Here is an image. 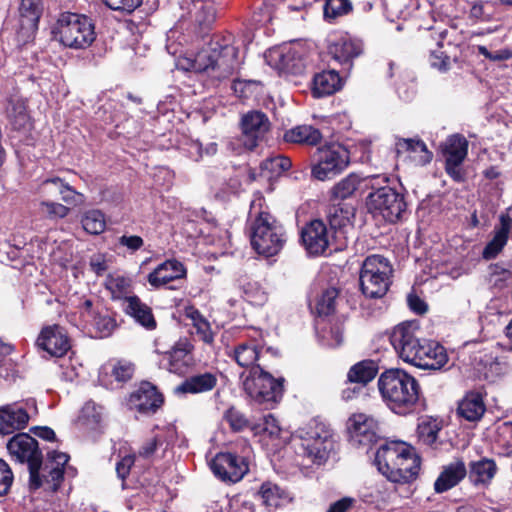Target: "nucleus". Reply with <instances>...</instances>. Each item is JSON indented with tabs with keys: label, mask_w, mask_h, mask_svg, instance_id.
Returning <instances> with one entry per match:
<instances>
[{
	"label": "nucleus",
	"mask_w": 512,
	"mask_h": 512,
	"mask_svg": "<svg viewBox=\"0 0 512 512\" xmlns=\"http://www.w3.org/2000/svg\"><path fill=\"white\" fill-rule=\"evenodd\" d=\"M477 51L478 54L482 55L485 59L495 63H500L512 58V49L508 47L498 49L493 45H478Z\"/></svg>",
	"instance_id": "864d4df0"
},
{
	"label": "nucleus",
	"mask_w": 512,
	"mask_h": 512,
	"mask_svg": "<svg viewBox=\"0 0 512 512\" xmlns=\"http://www.w3.org/2000/svg\"><path fill=\"white\" fill-rule=\"evenodd\" d=\"M377 374V367L373 361H362L352 366L347 378L350 383L362 386L373 380Z\"/></svg>",
	"instance_id": "c03bdc74"
},
{
	"label": "nucleus",
	"mask_w": 512,
	"mask_h": 512,
	"mask_svg": "<svg viewBox=\"0 0 512 512\" xmlns=\"http://www.w3.org/2000/svg\"><path fill=\"white\" fill-rule=\"evenodd\" d=\"M467 475V469L462 460H457L444 467L434 483L437 493H443L456 486Z\"/></svg>",
	"instance_id": "473e14b6"
},
{
	"label": "nucleus",
	"mask_w": 512,
	"mask_h": 512,
	"mask_svg": "<svg viewBox=\"0 0 512 512\" xmlns=\"http://www.w3.org/2000/svg\"><path fill=\"white\" fill-rule=\"evenodd\" d=\"M379 176L366 177L363 181H373L378 179ZM362 179L355 173H350L345 178L336 183L331 189L332 200H345L351 197L357 190Z\"/></svg>",
	"instance_id": "58836bf2"
},
{
	"label": "nucleus",
	"mask_w": 512,
	"mask_h": 512,
	"mask_svg": "<svg viewBox=\"0 0 512 512\" xmlns=\"http://www.w3.org/2000/svg\"><path fill=\"white\" fill-rule=\"evenodd\" d=\"M301 239L310 255H322L329 246L328 229L322 220H313L301 232Z\"/></svg>",
	"instance_id": "412c9836"
},
{
	"label": "nucleus",
	"mask_w": 512,
	"mask_h": 512,
	"mask_svg": "<svg viewBox=\"0 0 512 512\" xmlns=\"http://www.w3.org/2000/svg\"><path fill=\"white\" fill-rule=\"evenodd\" d=\"M250 237L255 251L266 257L278 254L287 240L283 226L275 217L257 210L254 203L250 209Z\"/></svg>",
	"instance_id": "7ed1b4c3"
},
{
	"label": "nucleus",
	"mask_w": 512,
	"mask_h": 512,
	"mask_svg": "<svg viewBox=\"0 0 512 512\" xmlns=\"http://www.w3.org/2000/svg\"><path fill=\"white\" fill-rule=\"evenodd\" d=\"M42 13L41 0H22L20 6V29L18 40L28 42L33 38Z\"/></svg>",
	"instance_id": "4be33fe9"
},
{
	"label": "nucleus",
	"mask_w": 512,
	"mask_h": 512,
	"mask_svg": "<svg viewBox=\"0 0 512 512\" xmlns=\"http://www.w3.org/2000/svg\"><path fill=\"white\" fill-rule=\"evenodd\" d=\"M328 50L335 61L350 70L353 60L363 52V43L358 39L341 37L332 42Z\"/></svg>",
	"instance_id": "393cba45"
},
{
	"label": "nucleus",
	"mask_w": 512,
	"mask_h": 512,
	"mask_svg": "<svg viewBox=\"0 0 512 512\" xmlns=\"http://www.w3.org/2000/svg\"><path fill=\"white\" fill-rule=\"evenodd\" d=\"M366 206L375 217H382L390 223L401 220L407 212L404 195L389 186L377 188L369 193L366 198Z\"/></svg>",
	"instance_id": "0eeeda50"
},
{
	"label": "nucleus",
	"mask_w": 512,
	"mask_h": 512,
	"mask_svg": "<svg viewBox=\"0 0 512 512\" xmlns=\"http://www.w3.org/2000/svg\"><path fill=\"white\" fill-rule=\"evenodd\" d=\"M105 287L111 292L112 298H122L130 288V280L121 275L111 274L105 280Z\"/></svg>",
	"instance_id": "603ef678"
},
{
	"label": "nucleus",
	"mask_w": 512,
	"mask_h": 512,
	"mask_svg": "<svg viewBox=\"0 0 512 512\" xmlns=\"http://www.w3.org/2000/svg\"><path fill=\"white\" fill-rule=\"evenodd\" d=\"M83 229L91 235H99L105 231L106 219L101 210L90 209L83 213L81 217Z\"/></svg>",
	"instance_id": "49530a36"
},
{
	"label": "nucleus",
	"mask_w": 512,
	"mask_h": 512,
	"mask_svg": "<svg viewBox=\"0 0 512 512\" xmlns=\"http://www.w3.org/2000/svg\"><path fill=\"white\" fill-rule=\"evenodd\" d=\"M419 327L416 322L407 321L395 326L390 334V342L399 357L409 363L417 355V350L424 341L418 337Z\"/></svg>",
	"instance_id": "f8f14e48"
},
{
	"label": "nucleus",
	"mask_w": 512,
	"mask_h": 512,
	"mask_svg": "<svg viewBox=\"0 0 512 512\" xmlns=\"http://www.w3.org/2000/svg\"><path fill=\"white\" fill-rule=\"evenodd\" d=\"M30 416L27 410L18 403L7 404L0 407V433L11 434L16 430L24 429Z\"/></svg>",
	"instance_id": "bb28decb"
},
{
	"label": "nucleus",
	"mask_w": 512,
	"mask_h": 512,
	"mask_svg": "<svg viewBox=\"0 0 512 512\" xmlns=\"http://www.w3.org/2000/svg\"><path fill=\"white\" fill-rule=\"evenodd\" d=\"M134 366L127 361H117L112 365L111 375L119 382H126L131 379Z\"/></svg>",
	"instance_id": "052dcab7"
},
{
	"label": "nucleus",
	"mask_w": 512,
	"mask_h": 512,
	"mask_svg": "<svg viewBox=\"0 0 512 512\" xmlns=\"http://www.w3.org/2000/svg\"><path fill=\"white\" fill-rule=\"evenodd\" d=\"M193 327L196 330L197 336L206 344L214 342V333L211 330V325L205 318L202 321L195 323Z\"/></svg>",
	"instance_id": "69168bd1"
},
{
	"label": "nucleus",
	"mask_w": 512,
	"mask_h": 512,
	"mask_svg": "<svg viewBox=\"0 0 512 512\" xmlns=\"http://www.w3.org/2000/svg\"><path fill=\"white\" fill-rule=\"evenodd\" d=\"M378 390L383 402L394 413L407 415L420 401L418 381L402 369H389L378 378Z\"/></svg>",
	"instance_id": "f257e3e1"
},
{
	"label": "nucleus",
	"mask_w": 512,
	"mask_h": 512,
	"mask_svg": "<svg viewBox=\"0 0 512 512\" xmlns=\"http://www.w3.org/2000/svg\"><path fill=\"white\" fill-rule=\"evenodd\" d=\"M162 403V394L149 382H142L129 397L130 407L143 414L155 413Z\"/></svg>",
	"instance_id": "aec40b11"
},
{
	"label": "nucleus",
	"mask_w": 512,
	"mask_h": 512,
	"mask_svg": "<svg viewBox=\"0 0 512 512\" xmlns=\"http://www.w3.org/2000/svg\"><path fill=\"white\" fill-rule=\"evenodd\" d=\"M218 383L216 373L204 372L192 375L176 387L178 393L200 394L213 390Z\"/></svg>",
	"instance_id": "2f4dec72"
},
{
	"label": "nucleus",
	"mask_w": 512,
	"mask_h": 512,
	"mask_svg": "<svg viewBox=\"0 0 512 512\" xmlns=\"http://www.w3.org/2000/svg\"><path fill=\"white\" fill-rule=\"evenodd\" d=\"M268 57L269 63L280 72L300 74L304 70V61L294 48L284 47L272 50Z\"/></svg>",
	"instance_id": "a878e982"
},
{
	"label": "nucleus",
	"mask_w": 512,
	"mask_h": 512,
	"mask_svg": "<svg viewBox=\"0 0 512 512\" xmlns=\"http://www.w3.org/2000/svg\"><path fill=\"white\" fill-rule=\"evenodd\" d=\"M214 49L216 54L215 78H226L239 69L241 61L238 56V48L231 44L228 39L214 41Z\"/></svg>",
	"instance_id": "a211bd4d"
},
{
	"label": "nucleus",
	"mask_w": 512,
	"mask_h": 512,
	"mask_svg": "<svg viewBox=\"0 0 512 512\" xmlns=\"http://www.w3.org/2000/svg\"><path fill=\"white\" fill-rule=\"evenodd\" d=\"M186 270L183 264L177 260H167L158 265L149 275L148 282L158 288L167 283L184 277Z\"/></svg>",
	"instance_id": "c756f323"
},
{
	"label": "nucleus",
	"mask_w": 512,
	"mask_h": 512,
	"mask_svg": "<svg viewBox=\"0 0 512 512\" xmlns=\"http://www.w3.org/2000/svg\"><path fill=\"white\" fill-rule=\"evenodd\" d=\"M241 142L249 150L258 146L270 130V121L266 114L260 111H251L241 120Z\"/></svg>",
	"instance_id": "2eb2a0df"
},
{
	"label": "nucleus",
	"mask_w": 512,
	"mask_h": 512,
	"mask_svg": "<svg viewBox=\"0 0 512 512\" xmlns=\"http://www.w3.org/2000/svg\"><path fill=\"white\" fill-rule=\"evenodd\" d=\"M224 418L229 423L230 427L234 431H241L247 427H250L253 425L250 423V421L244 416L243 413H241L239 410L235 409L234 407L229 408L224 415Z\"/></svg>",
	"instance_id": "13d9d810"
},
{
	"label": "nucleus",
	"mask_w": 512,
	"mask_h": 512,
	"mask_svg": "<svg viewBox=\"0 0 512 512\" xmlns=\"http://www.w3.org/2000/svg\"><path fill=\"white\" fill-rule=\"evenodd\" d=\"M352 10L350 0H326L324 5V16L327 19H335L343 16Z\"/></svg>",
	"instance_id": "5fc2aeb1"
},
{
	"label": "nucleus",
	"mask_w": 512,
	"mask_h": 512,
	"mask_svg": "<svg viewBox=\"0 0 512 512\" xmlns=\"http://www.w3.org/2000/svg\"><path fill=\"white\" fill-rule=\"evenodd\" d=\"M448 361V356L445 348L434 341H429L423 357L422 369L439 370Z\"/></svg>",
	"instance_id": "37998d69"
},
{
	"label": "nucleus",
	"mask_w": 512,
	"mask_h": 512,
	"mask_svg": "<svg viewBox=\"0 0 512 512\" xmlns=\"http://www.w3.org/2000/svg\"><path fill=\"white\" fill-rule=\"evenodd\" d=\"M292 166L290 158L284 155H276L265 159L260 164L261 173L268 179L277 178Z\"/></svg>",
	"instance_id": "a18cd8bd"
},
{
	"label": "nucleus",
	"mask_w": 512,
	"mask_h": 512,
	"mask_svg": "<svg viewBox=\"0 0 512 512\" xmlns=\"http://www.w3.org/2000/svg\"><path fill=\"white\" fill-rule=\"evenodd\" d=\"M397 155L407 154L417 165L424 166L431 162L433 154L426 144L418 138H399L395 143Z\"/></svg>",
	"instance_id": "cd10ccee"
},
{
	"label": "nucleus",
	"mask_w": 512,
	"mask_h": 512,
	"mask_svg": "<svg viewBox=\"0 0 512 512\" xmlns=\"http://www.w3.org/2000/svg\"><path fill=\"white\" fill-rule=\"evenodd\" d=\"M283 382V378L275 379L256 366L251 368L249 375L243 381V387L249 397L257 403L272 406L282 398Z\"/></svg>",
	"instance_id": "6e6552de"
},
{
	"label": "nucleus",
	"mask_w": 512,
	"mask_h": 512,
	"mask_svg": "<svg viewBox=\"0 0 512 512\" xmlns=\"http://www.w3.org/2000/svg\"><path fill=\"white\" fill-rule=\"evenodd\" d=\"M14 480V474L10 466L0 459V496L8 494Z\"/></svg>",
	"instance_id": "680f3d73"
},
{
	"label": "nucleus",
	"mask_w": 512,
	"mask_h": 512,
	"mask_svg": "<svg viewBox=\"0 0 512 512\" xmlns=\"http://www.w3.org/2000/svg\"><path fill=\"white\" fill-rule=\"evenodd\" d=\"M375 464L389 481L409 483L417 478L421 459L412 446L393 441L382 444L377 449Z\"/></svg>",
	"instance_id": "f03ea898"
},
{
	"label": "nucleus",
	"mask_w": 512,
	"mask_h": 512,
	"mask_svg": "<svg viewBox=\"0 0 512 512\" xmlns=\"http://www.w3.org/2000/svg\"><path fill=\"white\" fill-rule=\"evenodd\" d=\"M347 430L354 445L369 446L379 437V422L372 415L354 413L347 420Z\"/></svg>",
	"instance_id": "4468645a"
},
{
	"label": "nucleus",
	"mask_w": 512,
	"mask_h": 512,
	"mask_svg": "<svg viewBox=\"0 0 512 512\" xmlns=\"http://www.w3.org/2000/svg\"><path fill=\"white\" fill-rule=\"evenodd\" d=\"M125 302V312L127 314L132 316L137 323L146 329H155L156 321L150 307L143 303L137 296L126 297Z\"/></svg>",
	"instance_id": "c9c22d12"
},
{
	"label": "nucleus",
	"mask_w": 512,
	"mask_h": 512,
	"mask_svg": "<svg viewBox=\"0 0 512 512\" xmlns=\"http://www.w3.org/2000/svg\"><path fill=\"white\" fill-rule=\"evenodd\" d=\"M214 475L223 481L237 482L248 472V464L241 456L218 453L210 464Z\"/></svg>",
	"instance_id": "dca6fc26"
},
{
	"label": "nucleus",
	"mask_w": 512,
	"mask_h": 512,
	"mask_svg": "<svg viewBox=\"0 0 512 512\" xmlns=\"http://www.w3.org/2000/svg\"><path fill=\"white\" fill-rule=\"evenodd\" d=\"M343 79L335 70L322 71L314 76L313 92L322 97L332 95L342 88Z\"/></svg>",
	"instance_id": "f704fd0d"
},
{
	"label": "nucleus",
	"mask_w": 512,
	"mask_h": 512,
	"mask_svg": "<svg viewBox=\"0 0 512 512\" xmlns=\"http://www.w3.org/2000/svg\"><path fill=\"white\" fill-rule=\"evenodd\" d=\"M81 315L89 322L90 332L95 338L109 337L117 326L115 319L107 311L94 309L89 299L81 304Z\"/></svg>",
	"instance_id": "f3484780"
},
{
	"label": "nucleus",
	"mask_w": 512,
	"mask_h": 512,
	"mask_svg": "<svg viewBox=\"0 0 512 512\" xmlns=\"http://www.w3.org/2000/svg\"><path fill=\"white\" fill-rule=\"evenodd\" d=\"M40 207L41 211L51 219L64 218L70 212L67 206L53 201H42Z\"/></svg>",
	"instance_id": "bf43d9fd"
},
{
	"label": "nucleus",
	"mask_w": 512,
	"mask_h": 512,
	"mask_svg": "<svg viewBox=\"0 0 512 512\" xmlns=\"http://www.w3.org/2000/svg\"><path fill=\"white\" fill-rule=\"evenodd\" d=\"M393 273L389 260L374 254L366 257L360 270V287L368 298H382L386 295L391 284Z\"/></svg>",
	"instance_id": "20e7f679"
},
{
	"label": "nucleus",
	"mask_w": 512,
	"mask_h": 512,
	"mask_svg": "<svg viewBox=\"0 0 512 512\" xmlns=\"http://www.w3.org/2000/svg\"><path fill=\"white\" fill-rule=\"evenodd\" d=\"M321 139V132L311 125H299L286 131L284 134V140L288 143L314 146L317 145Z\"/></svg>",
	"instance_id": "4c0bfd02"
},
{
	"label": "nucleus",
	"mask_w": 512,
	"mask_h": 512,
	"mask_svg": "<svg viewBox=\"0 0 512 512\" xmlns=\"http://www.w3.org/2000/svg\"><path fill=\"white\" fill-rule=\"evenodd\" d=\"M56 187L58 194L61 195V199L69 205H80L84 202L83 194L77 192L70 185L64 183L59 177L49 178L42 182L41 193L49 194L50 188Z\"/></svg>",
	"instance_id": "e433bc0d"
},
{
	"label": "nucleus",
	"mask_w": 512,
	"mask_h": 512,
	"mask_svg": "<svg viewBox=\"0 0 512 512\" xmlns=\"http://www.w3.org/2000/svg\"><path fill=\"white\" fill-rule=\"evenodd\" d=\"M300 439L304 455L318 465L327 461L335 445L331 431L316 421L300 430Z\"/></svg>",
	"instance_id": "9d476101"
},
{
	"label": "nucleus",
	"mask_w": 512,
	"mask_h": 512,
	"mask_svg": "<svg viewBox=\"0 0 512 512\" xmlns=\"http://www.w3.org/2000/svg\"><path fill=\"white\" fill-rule=\"evenodd\" d=\"M183 13L179 24L197 37H203L210 30L215 20V8L211 1L192 0L182 6Z\"/></svg>",
	"instance_id": "9b49d317"
},
{
	"label": "nucleus",
	"mask_w": 512,
	"mask_h": 512,
	"mask_svg": "<svg viewBox=\"0 0 512 512\" xmlns=\"http://www.w3.org/2000/svg\"><path fill=\"white\" fill-rule=\"evenodd\" d=\"M502 228L496 233L493 240L484 249V257L495 256L506 244L508 232L512 229V206L508 209L506 216L501 217Z\"/></svg>",
	"instance_id": "a19ab883"
},
{
	"label": "nucleus",
	"mask_w": 512,
	"mask_h": 512,
	"mask_svg": "<svg viewBox=\"0 0 512 512\" xmlns=\"http://www.w3.org/2000/svg\"><path fill=\"white\" fill-rule=\"evenodd\" d=\"M103 3L112 10L123 11L127 13L137 9L143 0H102Z\"/></svg>",
	"instance_id": "e2e57ef3"
},
{
	"label": "nucleus",
	"mask_w": 512,
	"mask_h": 512,
	"mask_svg": "<svg viewBox=\"0 0 512 512\" xmlns=\"http://www.w3.org/2000/svg\"><path fill=\"white\" fill-rule=\"evenodd\" d=\"M191 349L189 342H178L170 351L163 354L160 366L171 373L184 375L192 363Z\"/></svg>",
	"instance_id": "5701e85b"
},
{
	"label": "nucleus",
	"mask_w": 512,
	"mask_h": 512,
	"mask_svg": "<svg viewBox=\"0 0 512 512\" xmlns=\"http://www.w3.org/2000/svg\"><path fill=\"white\" fill-rule=\"evenodd\" d=\"M355 208L348 203L333 204L329 208L328 220L332 228H342L351 224Z\"/></svg>",
	"instance_id": "79ce46f5"
},
{
	"label": "nucleus",
	"mask_w": 512,
	"mask_h": 512,
	"mask_svg": "<svg viewBox=\"0 0 512 512\" xmlns=\"http://www.w3.org/2000/svg\"><path fill=\"white\" fill-rule=\"evenodd\" d=\"M486 411L484 397L479 391H470L459 401L457 414L460 418L477 422L482 419Z\"/></svg>",
	"instance_id": "c85d7f7f"
},
{
	"label": "nucleus",
	"mask_w": 512,
	"mask_h": 512,
	"mask_svg": "<svg viewBox=\"0 0 512 512\" xmlns=\"http://www.w3.org/2000/svg\"><path fill=\"white\" fill-rule=\"evenodd\" d=\"M102 407L92 401L83 406L78 417V423L84 427L94 429L101 421Z\"/></svg>",
	"instance_id": "09e8293b"
},
{
	"label": "nucleus",
	"mask_w": 512,
	"mask_h": 512,
	"mask_svg": "<svg viewBox=\"0 0 512 512\" xmlns=\"http://www.w3.org/2000/svg\"><path fill=\"white\" fill-rule=\"evenodd\" d=\"M355 499L352 497H344L334 503H332L327 512H347L353 507Z\"/></svg>",
	"instance_id": "774afa93"
},
{
	"label": "nucleus",
	"mask_w": 512,
	"mask_h": 512,
	"mask_svg": "<svg viewBox=\"0 0 512 512\" xmlns=\"http://www.w3.org/2000/svg\"><path fill=\"white\" fill-rule=\"evenodd\" d=\"M441 150L445 158V170L455 181L463 179L461 165L468 153V141L460 135L449 136L442 144Z\"/></svg>",
	"instance_id": "ddd939ff"
},
{
	"label": "nucleus",
	"mask_w": 512,
	"mask_h": 512,
	"mask_svg": "<svg viewBox=\"0 0 512 512\" xmlns=\"http://www.w3.org/2000/svg\"><path fill=\"white\" fill-rule=\"evenodd\" d=\"M7 449L16 461L28 464L30 486L33 489H38L42 484L39 471L43 456L37 440L27 433H18L8 441Z\"/></svg>",
	"instance_id": "1a4fd4ad"
},
{
	"label": "nucleus",
	"mask_w": 512,
	"mask_h": 512,
	"mask_svg": "<svg viewBox=\"0 0 512 512\" xmlns=\"http://www.w3.org/2000/svg\"><path fill=\"white\" fill-rule=\"evenodd\" d=\"M497 472V465L494 460L482 458L473 461L469 465L468 477L474 486H488Z\"/></svg>",
	"instance_id": "72a5a7b5"
},
{
	"label": "nucleus",
	"mask_w": 512,
	"mask_h": 512,
	"mask_svg": "<svg viewBox=\"0 0 512 512\" xmlns=\"http://www.w3.org/2000/svg\"><path fill=\"white\" fill-rule=\"evenodd\" d=\"M338 290L336 288L326 289L316 304V311L320 316H328L335 311Z\"/></svg>",
	"instance_id": "3c124183"
},
{
	"label": "nucleus",
	"mask_w": 512,
	"mask_h": 512,
	"mask_svg": "<svg viewBox=\"0 0 512 512\" xmlns=\"http://www.w3.org/2000/svg\"><path fill=\"white\" fill-rule=\"evenodd\" d=\"M243 290L245 300L253 305L261 306L268 299L266 291L256 282L247 283Z\"/></svg>",
	"instance_id": "6e6d98bb"
},
{
	"label": "nucleus",
	"mask_w": 512,
	"mask_h": 512,
	"mask_svg": "<svg viewBox=\"0 0 512 512\" xmlns=\"http://www.w3.org/2000/svg\"><path fill=\"white\" fill-rule=\"evenodd\" d=\"M350 163L349 151L339 143L319 147L314 154L311 175L319 181H326L342 173Z\"/></svg>",
	"instance_id": "423d86ee"
},
{
	"label": "nucleus",
	"mask_w": 512,
	"mask_h": 512,
	"mask_svg": "<svg viewBox=\"0 0 512 512\" xmlns=\"http://www.w3.org/2000/svg\"><path fill=\"white\" fill-rule=\"evenodd\" d=\"M432 67L438 69L441 72H446L450 69L451 59L445 55L442 51H433L429 58Z\"/></svg>",
	"instance_id": "0e129e2a"
},
{
	"label": "nucleus",
	"mask_w": 512,
	"mask_h": 512,
	"mask_svg": "<svg viewBox=\"0 0 512 512\" xmlns=\"http://www.w3.org/2000/svg\"><path fill=\"white\" fill-rule=\"evenodd\" d=\"M215 49L214 41H211L207 47L202 48L196 54L186 55L178 59V68L185 71L196 73L209 72L215 73Z\"/></svg>",
	"instance_id": "b1692460"
},
{
	"label": "nucleus",
	"mask_w": 512,
	"mask_h": 512,
	"mask_svg": "<svg viewBox=\"0 0 512 512\" xmlns=\"http://www.w3.org/2000/svg\"><path fill=\"white\" fill-rule=\"evenodd\" d=\"M259 352L253 343L239 344L234 350V359L242 367H250L258 359Z\"/></svg>",
	"instance_id": "8fccbe9b"
},
{
	"label": "nucleus",
	"mask_w": 512,
	"mask_h": 512,
	"mask_svg": "<svg viewBox=\"0 0 512 512\" xmlns=\"http://www.w3.org/2000/svg\"><path fill=\"white\" fill-rule=\"evenodd\" d=\"M59 41L72 49H85L95 40V28L92 20L85 15L64 13L57 21Z\"/></svg>",
	"instance_id": "39448f33"
},
{
	"label": "nucleus",
	"mask_w": 512,
	"mask_h": 512,
	"mask_svg": "<svg viewBox=\"0 0 512 512\" xmlns=\"http://www.w3.org/2000/svg\"><path fill=\"white\" fill-rule=\"evenodd\" d=\"M37 345L53 357H62L70 349V341L65 330L59 325L42 329Z\"/></svg>",
	"instance_id": "6ab92c4d"
},
{
	"label": "nucleus",
	"mask_w": 512,
	"mask_h": 512,
	"mask_svg": "<svg viewBox=\"0 0 512 512\" xmlns=\"http://www.w3.org/2000/svg\"><path fill=\"white\" fill-rule=\"evenodd\" d=\"M259 495L263 504L271 509H276L290 501L288 493L271 482H265L261 485Z\"/></svg>",
	"instance_id": "ea45409f"
},
{
	"label": "nucleus",
	"mask_w": 512,
	"mask_h": 512,
	"mask_svg": "<svg viewBox=\"0 0 512 512\" xmlns=\"http://www.w3.org/2000/svg\"><path fill=\"white\" fill-rule=\"evenodd\" d=\"M251 429L255 434L266 433L271 437L278 436L281 431L278 421L272 414L264 416L262 423L253 424Z\"/></svg>",
	"instance_id": "4d7b16f0"
},
{
	"label": "nucleus",
	"mask_w": 512,
	"mask_h": 512,
	"mask_svg": "<svg viewBox=\"0 0 512 512\" xmlns=\"http://www.w3.org/2000/svg\"><path fill=\"white\" fill-rule=\"evenodd\" d=\"M135 456L134 455H126L121 458L120 461L116 464V473L121 480H125L129 475L131 467L134 465Z\"/></svg>",
	"instance_id": "338daca9"
},
{
	"label": "nucleus",
	"mask_w": 512,
	"mask_h": 512,
	"mask_svg": "<svg viewBox=\"0 0 512 512\" xmlns=\"http://www.w3.org/2000/svg\"><path fill=\"white\" fill-rule=\"evenodd\" d=\"M6 115L13 130L26 132L31 129L32 122L27 112L26 102L22 98H9Z\"/></svg>",
	"instance_id": "7c9ffc66"
},
{
	"label": "nucleus",
	"mask_w": 512,
	"mask_h": 512,
	"mask_svg": "<svg viewBox=\"0 0 512 512\" xmlns=\"http://www.w3.org/2000/svg\"><path fill=\"white\" fill-rule=\"evenodd\" d=\"M440 430L441 424L437 419L423 418L417 427L419 441L428 446L433 445L438 438Z\"/></svg>",
	"instance_id": "de8ad7c7"
}]
</instances>
